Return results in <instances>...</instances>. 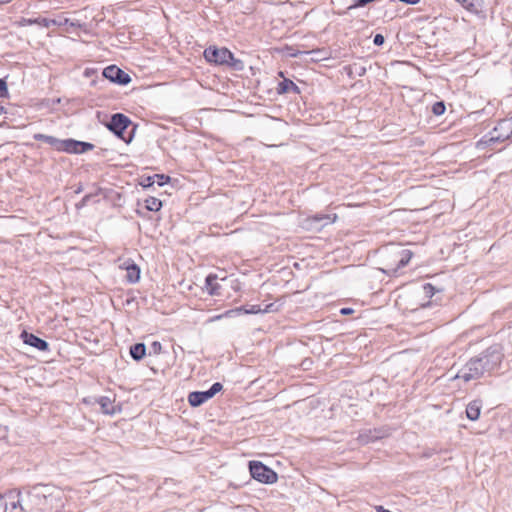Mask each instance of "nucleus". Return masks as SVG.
<instances>
[{
    "instance_id": "obj_1",
    "label": "nucleus",
    "mask_w": 512,
    "mask_h": 512,
    "mask_svg": "<svg viewBox=\"0 0 512 512\" xmlns=\"http://www.w3.org/2000/svg\"><path fill=\"white\" fill-rule=\"evenodd\" d=\"M204 58L209 63L217 65H227L236 71H242L244 69V62L234 57L232 52L225 48H217L215 46H209L204 50Z\"/></svg>"
},
{
    "instance_id": "obj_2",
    "label": "nucleus",
    "mask_w": 512,
    "mask_h": 512,
    "mask_svg": "<svg viewBox=\"0 0 512 512\" xmlns=\"http://www.w3.org/2000/svg\"><path fill=\"white\" fill-rule=\"evenodd\" d=\"M106 126L115 136L127 144L132 141L137 127L128 116L122 113L113 114Z\"/></svg>"
},
{
    "instance_id": "obj_3",
    "label": "nucleus",
    "mask_w": 512,
    "mask_h": 512,
    "mask_svg": "<svg viewBox=\"0 0 512 512\" xmlns=\"http://www.w3.org/2000/svg\"><path fill=\"white\" fill-rule=\"evenodd\" d=\"M512 137L509 123L506 118L498 121L497 125L487 134H485L477 143L478 148H485L495 143H502L510 140Z\"/></svg>"
},
{
    "instance_id": "obj_4",
    "label": "nucleus",
    "mask_w": 512,
    "mask_h": 512,
    "mask_svg": "<svg viewBox=\"0 0 512 512\" xmlns=\"http://www.w3.org/2000/svg\"><path fill=\"white\" fill-rule=\"evenodd\" d=\"M487 356L488 355L471 358L458 372L456 377L463 379L465 382L481 377L486 370V365L488 363Z\"/></svg>"
},
{
    "instance_id": "obj_5",
    "label": "nucleus",
    "mask_w": 512,
    "mask_h": 512,
    "mask_svg": "<svg viewBox=\"0 0 512 512\" xmlns=\"http://www.w3.org/2000/svg\"><path fill=\"white\" fill-rule=\"evenodd\" d=\"M412 256L413 253L411 250L395 249L391 252L393 263L386 264V267L383 268L382 271L389 276H396L397 272L410 262Z\"/></svg>"
},
{
    "instance_id": "obj_6",
    "label": "nucleus",
    "mask_w": 512,
    "mask_h": 512,
    "mask_svg": "<svg viewBox=\"0 0 512 512\" xmlns=\"http://www.w3.org/2000/svg\"><path fill=\"white\" fill-rule=\"evenodd\" d=\"M249 471L253 479L264 484H273L278 479L277 473L260 461H250Z\"/></svg>"
},
{
    "instance_id": "obj_7",
    "label": "nucleus",
    "mask_w": 512,
    "mask_h": 512,
    "mask_svg": "<svg viewBox=\"0 0 512 512\" xmlns=\"http://www.w3.org/2000/svg\"><path fill=\"white\" fill-rule=\"evenodd\" d=\"M223 386L219 382H215L208 390L206 391H193L188 395V403L192 407H199L209 399L213 398L218 392L222 390Z\"/></svg>"
},
{
    "instance_id": "obj_8",
    "label": "nucleus",
    "mask_w": 512,
    "mask_h": 512,
    "mask_svg": "<svg viewBox=\"0 0 512 512\" xmlns=\"http://www.w3.org/2000/svg\"><path fill=\"white\" fill-rule=\"evenodd\" d=\"M102 75L112 83L127 85L131 82V77L116 65H109L103 69Z\"/></svg>"
},
{
    "instance_id": "obj_9",
    "label": "nucleus",
    "mask_w": 512,
    "mask_h": 512,
    "mask_svg": "<svg viewBox=\"0 0 512 512\" xmlns=\"http://www.w3.org/2000/svg\"><path fill=\"white\" fill-rule=\"evenodd\" d=\"M19 339L23 344L36 348L39 351H45L48 349V343L44 339L34 335L33 333H29L26 330H23L20 333Z\"/></svg>"
},
{
    "instance_id": "obj_10",
    "label": "nucleus",
    "mask_w": 512,
    "mask_h": 512,
    "mask_svg": "<svg viewBox=\"0 0 512 512\" xmlns=\"http://www.w3.org/2000/svg\"><path fill=\"white\" fill-rule=\"evenodd\" d=\"M94 149V145L89 142L66 139L65 150L67 153L82 154Z\"/></svg>"
},
{
    "instance_id": "obj_11",
    "label": "nucleus",
    "mask_w": 512,
    "mask_h": 512,
    "mask_svg": "<svg viewBox=\"0 0 512 512\" xmlns=\"http://www.w3.org/2000/svg\"><path fill=\"white\" fill-rule=\"evenodd\" d=\"M33 138L37 141H42L49 144L51 147L55 148L58 151L65 150L66 139L60 140L54 136L45 135L42 133L34 134Z\"/></svg>"
},
{
    "instance_id": "obj_12",
    "label": "nucleus",
    "mask_w": 512,
    "mask_h": 512,
    "mask_svg": "<svg viewBox=\"0 0 512 512\" xmlns=\"http://www.w3.org/2000/svg\"><path fill=\"white\" fill-rule=\"evenodd\" d=\"M94 402H97L104 414L113 415L116 413L114 399H111L108 396H100L98 398H94Z\"/></svg>"
},
{
    "instance_id": "obj_13",
    "label": "nucleus",
    "mask_w": 512,
    "mask_h": 512,
    "mask_svg": "<svg viewBox=\"0 0 512 512\" xmlns=\"http://www.w3.org/2000/svg\"><path fill=\"white\" fill-rule=\"evenodd\" d=\"M482 409V401L479 399L473 400L468 403L466 407V416L471 421H476L479 419L480 413Z\"/></svg>"
},
{
    "instance_id": "obj_14",
    "label": "nucleus",
    "mask_w": 512,
    "mask_h": 512,
    "mask_svg": "<svg viewBox=\"0 0 512 512\" xmlns=\"http://www.w3.org/2000/svg\"><path fill=\"white\" fill-rule=\"evenodd\" d=\"M276 90L278 94H286L291 92L294 94H300V88L292 80L287 78L279 82Z\"/></svg>"
},
{
    "instance_id": "obj_15",
    "label": "nucleus",
    "mask_w": 512,
    "mask_h": 512,
    "mask_svg": "<svg viewBox=\"0 0 512 512\" xmlns=\"http://www.w3.org/2000/svg\"><path fill=\"white\" fill-rule=\"evenodd\" d=\"M217 279V275L212 273L209 274L205 279L206 289L208 293L212 296L220 295V285L217 283Z\"/></svg>"
},
{
    "instance_id": "obj_16",
    "label": "nucleus",
    "mask_w": 512,
    "mask_h": 512,
    "mask_svg": "<svg viewBox=\"0 0 512 512\" xmlns=\"http://www.w3.org/2000/svg\"><path fill=\"white\" fill-rule=\"evenodd\" d=\"M126 279L130 283H136L140 279V268L135 264L131 263L126 267Z\"/></svg>"
},
{
    "instance_id": "obj_17",
    "label": "nucleus",
    "mask_w": 512,
    "mask_h": 512,
    "mask_svg": "<svg viewBox=\"0 0 512 512\" xmlns=\"http://www.w3.org/2000/svg\"><path fill=\"white\" fill-rule=\"evenodd\" d=\"M347 70H348V75L352 78L355 76H358V77L364 76L367 71L366 67L360 63H353V64L349 65L347 67Z\"/></svg>"
},
{
    "instance_id": "obj_18",
    "label": "nucleus",
    "mask_w": 512,
    "mask_h": 512,
    "mask_svg": "<svg viewBox=\"0 0 512 512\" xmlns=\"http://www.w3.org/2000/svg\"><path fill=\"white\" fill-rule=\"evenodd\" d=\"M145 207L149 211L157 212L162 208V202L156 197H148L145 200Z\"/></svg>"
},
{
    "instance_id": "obj_19",
    "label": "nucleus",
    "mask_w": 512,
    "mask_h": 512,
    "mask_svg": "<svg viewBox=\"0 0 512 512\" xmlns=\"http://www.w3.org/2000/svg\"><path fill=\"white\" fill-rule=\"evenodd\" d=\"M337 219V215L334 214L333 216L329 215V214H316L315 216H313V220L316 221V222H322V221H325L324 225L328 224V223H333L335 222Z\"/></svg>"
},
{
    "instance_id": "obj_20",
    "label": "nucleus",
    "mask_w": 512,
    "mask_h": 512,
    "mask_svg": "<svg viewBox=\"0 0 512 512\" xmlns=\"http://www.w3.org/2000/svg\"><path fill=\"white\" fill-rule=\"evenodd\" d=\"M28 22L30 24H33V23L39 24V25H41V26H43L45 28L50 27L51 24H53V25L56 24L55 20L47 19V18H37V19H34V20H29Z\"/></svg>"
},
{
    "instance_id": "obj_21",
    "label": "nucleus",
    "mask_w": 512,
    "mask_h": 512,
    "mask_svg": "<svg viewBox=\"0 0 512 512\" xmlns=\"http://www.w3.org/2000/svg\"><path fill=\"white\" fill-rule=\"evenodd\" d=\"M445 110H446V107H445L444 102H442V101L436 102L432 106V112L436 116H440V115L444 114Z\"/></svg>"
},
{
    "instance_id": "obj_22",
    "label": "nucleus",
    "mask_w": 512,
    "mask_h": 512,
    "mask_svg": "<svg viewBox=\"0 0 512 512\" xmlns=\"http://www.w3.org/2000/svg\"><path fill=\"white\" fill-rule=\"evenodd\" d=\"M155 183H157L158 186H164L170 181V177L164 174H155L154 175Z\"/></svg>"
},
{
    "instance_id": "obj_23",
    "label": "nucleus",
    "mask_w": 512,
    "mask_h": 512,
    "mask_svg": "<svg viewBox=\"0 0 512 512\" xmlns=\"http://www.w3.org/2000/svg\"><path fill=\"white\" fill-rule=\"evenodd\" d=\"M244 311L246 314H257L262 312V308L260 305H251L249 309H246L245 307L238 308L237 311Z\"/></svg>"
},
{
    "instance_id": "obj_24",
    "label": "nucleus",
    "mask_w": 512,
    "mask_h": 512,
    "mask_svg": "<svg viewBox=\"0 0 512 512\" xmlns=\"http://www.w3.org/2000/svg\"><path fill=\"white\" fill-rule=\"evenodd\" d=\"M129 352L144 353V352H146V345L144 343H136L134 345H131L129 348Z\"/></svg>"
},
{
    "instance_id": "obj_25",
    "label": "nucleus",
    "mask_w": 512,
    "mask_h": 512,
    "mask_svg": "<svg viewBox=\"0 0 512 512\" xmlns=\"http://www.w3.org/2000/svg\"><path fill=\"white\" fill-rule=\"evenodd\" d=\"M144 188H149L155 184L154 175L153 176H147L142 179L140 183Z\"/></svg>"
},
{
    "instance_id": "obj_26",
    "label": "nucleus",
    "mask_w": 512,
    "mask_h": 512,
    "mask_svg": "<svg viewBox=\"0 0 512 512\" xmlns=\"http://www.w3.org/2000/svg\"><path fill=\"white\" fill-rule=\"evenodd\" d=\"M423 291L425 295L432 297L435 294V287L431 283H426L423 285Z\"/></svg>"
},
{
    "instance_id": "obj_27",
    "label": "nucleus",
    "mask_w": 512,
    "mask_h": 512,
    "mask_svg": "<svg viewBox=\"0 0 512 512\" xmlns=\"http://www.w3.org/2000/svg\"><path fill=\"white\" fill-rule=\"evenodd\" d=\"M8 96V87L4 79L0 78V97Z\"/></svg>"
},
{
    "instance_id": "obj_28",
    "label": "nucleus",
    "mask_w": 512,
    "mask_h": 512,
    "mask_svg": "<svg viewBox=\"0 0 512 512\" xmlns=\"http://www.w3.org/2000/svg\"><path fill=\"white\" fill-rule=\"evenodd\" d=\"M91 198H92V194H87V195H85V196L82 198V200H81L79 203H77V204H76V208H77V209H80V208H82V207L86 206V205H87V203L90 201V199H91Z\"/></svg>"
},
{
    "instance_id": "obj_29",
    "label": "nucleus",
    "mask_w": 512,
    "mask_h": 512,
    "mask_svg": "<svg viewBox=\"0 0 512 512\" xmlns=\"http://www.w3.org/2000/svg\"><path fill=\"white\" fill-rule=\"evenodd\" d=\"M384 41H385V38H384V36H383L382 34H376V35L374 36L373 43H374L376 46H381V45H383Z\"/></svg>"
},
{
    "instance_id": "obj_30",
    "label": "nucleus",
    "mask_w": 512,
    "mask_h": 512,
    "mask_svg": "<svg viewBox=\"0 0 512 512\" xmlns=\"http://www.w3.org/2000/svg\"><path fill=\"white\" fill-rule=\"evenodd\" d=\"M278 308L275 306L274 303L267 304L264 308H262V313H269L277 311Z\"/></svg>"
},
{
    "instance_id": "obj_31",
    "label": "nucleus",
    "mask_w": 512,
    "mask_h": 512,
    "mask_svg": "<svg viewBox=\"0 0 512 512\" xmlns=\"http://www.w3.org/2000/svg\"><path fill=\"white\" fill-rule=\"evenodd\" d=\"M7 497H12L13 500L9 503L10 506H11V509L14 510L16 509L18 506H20V502H19V499L17 500H14V496L12 493L8 494Z\"/></svg>"
},
{
    "instance_id": "obj_32",
    "label": "nucleus",
    "mask_w": 512,
    "mask_h": 512,
    "mask_svg": "<svg viewBox=\"0 0 512 512\" xmlns=\"http://www.w3.org/2000/svg\"><path fill=\"white\" fill-rule=\"evenodd\" d=\"M151 346H152L154 352H160V350L162 349L161 343L158 341H153L151 343Z\"/></svg>"
},
{
    "instance_id": "obj_33",
    "label": "nucleus",
    "mask_w": 512,
    "mask_h": 512,
    "mask_svg": "<svg viewBox=\"0 0 512 512\" xmlns=\"http://www.w3.org/2000/svg\"><path fill=\"white\" fill-rule=\"evenodd\" d=\"M136 362L141 361L147 354H129Z\"/></svg>"
},
{
    "instance_id": "obj_34",
    "label": "nucleus",
    "mask_w": 512,
    "mask_h": 512,
    "mask_svg": "<svg viewBox=\"0 0 512 512\" xmlns=\"http://www.w3.org/2000/svg\"><path fill=\"white\" fill-rule=\"evenodd\" d=\"M353 312H354V310H353L352 308H342V309L340 310V313H341L342 315H349V314H351V313H353Z\"/></svg>"
},
{
    "instance_id": "obj_35",
    "label": "nucleus",
    "mask_w": 512,
    "mask_h": 512,
    "mask_svg": "<svg viewBox=\"0 0 512 512\" xmlns=\"http://www.w3.org/2000/svg\"><path fill=\"white\" fill-rule=\"evenodd\" d=\"M94 398H95V397H87V398H84V399H83V402H84L85 404H91V405L97 404V402H94Z\"/></svg>"
},
{
    "instance_id": "obj_36",
    "label": "nucleus",
    "mask_w": 512,
    "mask_h": 512,
    "mask_svg": "<svg viewBox=\"0 0 512 512\" xmlns=\"http://www.w3.org/2000/svg\"><path fill=\"white\" fill-rule=\"evenodd\" d=\"M299 54H317L319 53V51H303V52H298Z\"/></svg>"
},
{
    "instance_id": "obj_37",
    "label": "nucleus",
    "mask_w": 512,
    "mask_h": 512,
    "mask_svg": "<svg viewBox=\"0 0 512 512\" xmlns=\"http://www.w3.org/2000/svg\"><path fill=\"white\" fill-rule=\"evenodd\" d=\"M507 122L509 123V126H510V131H511V134H512V116L509 117V118H506Z\"/></svg>"
},
{
    "instance_id": "obj_38",
    "label": "nucleus",
    "mask_w": 512,
    "mask_h": 512,
    "mask_svg": "<svg viewBox=\"0 0 512 512\" xmlns=\"http://www.w3.org/2000/svg\"><path fill=\"white\" fill-rule=\"evenodd\" d=\"M5 113V108L4 106L0 105V115Z\"/></svg>"
},
{
    "instance_id": "obj_39",
    "label": "nucleus",
    "mask_w": 512,
    "mask_h": 512,
    "mask_svg": "<svg viewBox=\"0 0 512 512\" xmlns=\"http://www.w3.org/2000/svg\"><path fill=\"white\" fill-rule=\"evenodd\" d=\"M80 192H82V186H79V187L75 190V193H77V194H78V193H80Z\"/></svg>"
},
{
    "instance_id": "obj_40",
    "label": "nucleus",
    "mask_w": 512,
    "mask_h": 512,
    "mask_svg": "<svg viewBox=\"0 0 512 512\" xmlns=\"http://www.w3.org/2000/svg\"><path fill=\"white\" fill-rule=\"evenodd\" d=\"M491 349H492L491 347H490V348H488L486 352H493V353H496V352H497V349H493V350H491Z\"/></svg>"
},
{
    "instance_id": "obj_41",
    "label": "nucleus",
    "mask_w": 512,
    "mask_h": 512,
    "mask_svg": "<svg viewBox=\"0 0 512 512\" xmlns=\"http://www.w3.org/2000/svg\"><path fill=\"white\" fill-rule=\"evenodd\" d=\"M11 0H0V4H4V3H8L10 2Z\"/></svg>"
},
{
    "instance_id": "obj_42",
    "label": "nucleus",
    "mask_w": 512,
    "mask_h": 512,
    "mask_svg": "<svg viewBox=\"0 0 512 512\" xmlns=\"http://www.w3.org/2000/svg\"><path fill=\"white\" fill-rule=\"evenodd\" d=\"M456 1L461 3V4H464L466 2V0H456Z\"/></svg>"
},
{
    "instance_id": "obj_43",
    "label": "nucleus",
    "mask_w": 512,
    "mask_h": 512,
    "mask_svg": "<svg viewBox=\"0 0 512 512\" xmlns=\"http://www.w3.org/2000/svg\"><path fill=\"white\" fill-rule=\"evenodd\" d=\"M57 512H61V511H57Z\"/></svg>"
}]
</instances>
